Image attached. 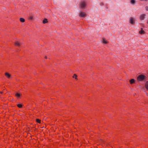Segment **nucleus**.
Wrapping results in <instances>:
<instances>
[{
	"label": "nucleus",
	"instance_id": "f257e3e1",
	"mask_svg": "<svg viewBox=\"0 0 148 148\" xmlns=\"http://www.w3.org/2000/svg\"><path fill=\"white\" fill-rule=\"evenodd\" d=\"M147 77L145 75H139L136 78L138 82L142 81L146 79Z\"/></svg>",
	"mask_w": 148,
	"mask_h": 148
},
{
	"label": "nucleus",
	"instance_id": "f03ea898",
	"mask_svg": "<svg viewBox=\"0 0 148 148\" xmlns=\"http://www.w3.org/2000/svg\"><path fill=\"white\" fill-rule=\"evenodd\" d=\"M80 5L82 8L85 9L86 8V3L84 1H82L80 3Z\"/></svg>",
	"mask_w": 148,
	"mask_h": 148
},
{
	"label": "nucleus",
	"instance_id": "7ed1b4c3",
	"mask_svg": "<svg viewBox=\"0 0 148 148\" xmlns=\"http://www.w3.org/2000/svg\"><path fill=\"white\" fill-rule=\"evenodd\" d=\"M86 14L83 12H81L79 14V16L81 17H84L86 16Z\"/></svg>",
	"mask_w": 148,
	"mask_h": 148
},
{
	"label": "nucleus",
	"instance_id": "20e7f679",
	"mask_svg": "<svg viewBox=\"0 0 148 148\" xmlns=\"http://www.w3.org/2000/svg\"><path fill=\"white\" fill-rule=\"evenodd\" d=\"M129 82L131 85L134 84H135L136 80L134 79H132L129 80Z\"/></svg>",
	"mask_w": 148,
	"mask_h": 148
},
{
	"label": "nucleus",
	"instance_id": "39448f33",
	"mask_svg": "<svg viewBox=\"0 0 148 148\" xmlns=\"http://www.w3.org/2000/svg\"><path fill=\"white\" fill-rule=\"evenodd\" d=\"M14 45L16 46L20 47L21 45V44L19 41L16 40L14 42Z\"/></svg>",
	"mask_w": 148,
	"mask_h": 148
},
{
	"label": "nucleus",
	"instance_id": "423d86ee",
	"mask_svg": "<svg viewBox=\"0 0 148 148\" xmlns=\"http://www.w3.org/2000/svg\"><path fill=\"white\" fill-rule=\"evenodd\" d=\"M130 22L131 24L134 25L135 24V20L133 18L131 17L130 18Z\"/></svg>",
	"mask_w": 148,
	"mask_h": 148
},
{
	"label": "nucleus",
	"instance_id": "0eeeda50",
	"mask_svg": "<svg viewBox=\"0 0 148 148\" xmlns=\"http://www.w3.org/2000/svg\"><path fill=\"white\" fill-rule=\"evenodd\" d=\"M102 42L103 44H106L108 43V41L104 38H102Z\"/></svg>",
	"mask_w": 148,
	"mask_h": 148
},
{
	"label": "nucleus",
	"instance_id": "6e6552de",
	"mask_svg": "<svg viewBox=\"0 0 148 148\" xmlns=\"http://www.w3.org/2000/svg\"><path fill=\"white\" fill-rule=\"evenodd\" d=\"M5 76L8 78L10 79L11 77V75L8 73H6L5 74Z\"/></svg>",
	"mask_w": 148,
	"mask_h": 148
},
{
	"label": "nucleus",
	"instance_id": "1a4fd4ad",
	"mask_svg": "<svg viewBox=\"0 0 148 148\" xmlns=\"http://www.w3.org/2000/svg\"><path fill=\"white\" fill-rule=\"evenodd\" d=\"M72 77L75 79L76 80H78V78H77V75L75 74H74L72 76Z\"/></svg>",
	"mask_w": 148,
	"mask_h": 148
},
{
	"label": "nucleus",
	"instance_id": "9d476101",
	"mask_svg": "<svg viewBox=\"0 0 148 148\" xmlns=\"http://www.w3.org/2000/svg\"><path fill=\"white\" fill-rule=\"evenodd\" d=\"M21 95H22L21 94L18 93H16L15 95V96L17 98L20 97Z\"/></svg>",
	"mask_w": 148,
	"mask_h": 148
},
{
	"label": "nucleus",
	"instance_id": "9b49d317",
	"mask_svg": "<svg viewBox=\"0 0 148 148\" xmlns=\"http://www.w3.org/2000/svg\"><path fill=\"white\" fill-rule=\"evenodd\" d=\"M139 33L141 34H143L145 33V31L143 29V28H141V30L139 32Z\"/></svg>",
	"mask_w": 148,
	"mask_h": 148
},
{
	"label": "nucleus",
	"instance_id": "f8f14e48",
	"mask_svg": "<svg viewBox=\"0 0 148 148\" xmlns=\"http://www.w3.org/2000/svg\"><path fill=\"white\" fill-rule=\"evenodd\" d=\"M145 15L144 14H143L141 15L140 17V18L141 20H143V19L145 18Z\"/></svg>",
	"mask_w": 148,
	"mask_h": 148
},
{
	"label": "nucleus",
	"instance_id": "ddd939ff",
	"mask_svg": "<svg viewBox=\"0 0 148 148\" xmlns=\"http://www.w3.org/2000/svg\"><path fill=\"white\" fill-rule=\"evenodd\" d=\"M42 22L43 24H45L48 23V21L47 18H44L42 21Z\"/></svg>",
	"mask_w": 148,
	"mask_h": 148
},
{
	"label": "nucleus",
	"instance_id": "4468645a",
	"mask_svg": "<svg viewBox=\"0 0 148 148\" xmlns=\"http://www.w3.org/2000/svg\"><path fill=\"white\" fill-rule=\"evenodd\" d=\"M145 86L146 88V89L148 90V81H147L145 82Z\"/></svg>",
	"mask_w": 148,
	"mask_h": 148
},
{
	"label": "nucleus",
	"instance_id": "2eb2a0df",
	"mask_svg": "<svg viewBox=\"0 0 148 148\" xmlns=\"http://www.w3.org/2000/svg\"><path fill=\"white\" fill-rule=\"evenodd\" d=\"M20 21L21 22L23 23L25 21V19L23 18H20Z\"/></svg>",
	"mask_w": 148,
	"mask_h": 148
},
{
	"label": "nucleus",
	"instance_id": "dca6fc26",
	"mask_svg": "<svg viewBox=\"0 0 148 148\" xmlns=\"http://www.w3.org/2000/svg\"><path fill=\"white\" fill-rule=\"evenodd\" d=\"M17 106L18 108H21L22 107L23 105L21 104H17Z\"/></svg>",
	"mask_w": 148,
	"mask_h": 148
},
{
	"label": "nucleus",
	"instance_id": "f3484780",
	"mask_svg": "<svg viewBox=\"0 0 148 148\" xmlns=\"http://www.w3.org/2000/svg\"><path fill=\"white\" fill-rule=\"evenodd\" d=\"M131 3L132 4H134L135 3V1L134 0H131Z\"/></svg>",
	"mask_w": 148,
	"mask_h": 148
},
{
	"label": "nucleus",
	"instance_id": "a211bd4d",
	"mask_svg": "<svg viewBox=\"0 0 148 148\" xmlns=\"http://www.w3.org/2000/svg\"><path fill=\"white\" fill-rule=\"evenodd\" d=\"M36 121L39 123H41V120H40V119H36Z\"/></svg>",
	"mask_w": 148,
	"mask_h": 148
},
{
	"label": "nucleus",
	"instance_id": "6ab92c4d",
	"mask_svg": "<svg viewBox=\"0 0 148 148\" xmlns=\"http://www.w3.org/2000/svg\"><path fill=\"white\" fill-rule=\"evenodd\" d=\"M29 19L32 20L34 19V17L32 16H30L29 17Z\"/></svg>",
	"mask_w": 148,
	"mask_h": 148
},
{
	"label": "nucleus",
	"instance_id": "aec40b11",
	"mask_svg": "<svg viewBox=\"0 0 148 148\" xmlns=\"http://www.w3.org/2000/svg\"><path fill=\"white\" fill-rule=\"evenodd\" d=\"M145 9L146 10L148 9V6H146L145 7Z\"/></svg>",
	"mask_w": 148,
	"mask_h": 148
},
{
	"label": "nucleus",
	"instance_id": "412c9836",
	"mask_svg": "<svg viewBox=\"0 0 148 148\" xmlns=\"http://www.w3.org/2000/svg\"><path fill=\"white\" fill-rule=\"evenodd\" d=\"M44 58L45 59H47V56H45L44 57Z\"/></svg>",
	"mask_w": 148,
	"mask_h": 148
}]
</instances>
